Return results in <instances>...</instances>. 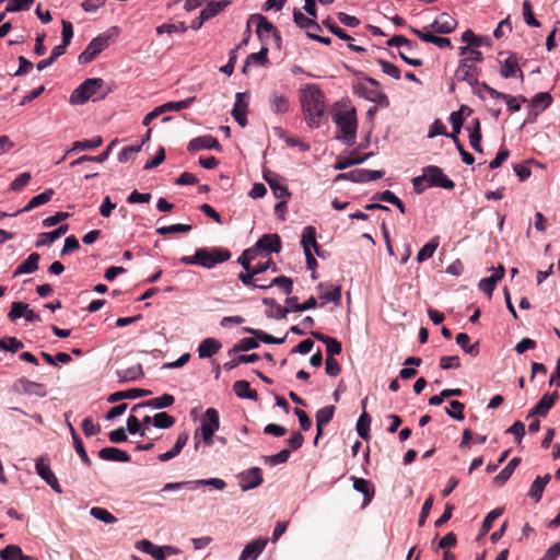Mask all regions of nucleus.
<instances>
[{
	"label": "nucleus",
	"mask_w": 560,
	"mask_h": 560,
	"mask_svg": "<svg viewBox=\"0 0 560 560\" xmlns=\"http://www.w3.org/2000/svg\"><path fill=\"white\" fill-rule=\"evenodd\" d=\"M40 256L38 253H32L21 265L16 267L13 277H19L25 273H32L38 269Z\"/></svg>",
	"instance_id": "7c9ffc66"
},
{
	"label": "nucleus",
	"mask_w": 560,
	"mask_h": 560,
	"mask_svg": "<svg viewBox=\"0 0 560 560\" xmlns=\"http://www.w3.org/2000/svg\"><path fill=\"white\" fill-rule=\"evenodd\" d=\"M90 514L94 518L106 524H114L117 522V518L109 511L103 508L94 506L90 510Z\"/></svg>",
	"instance_id": "13d9d810"
},
{
	"label": "nucleus",
	"mask_w": 560,
	"mask_h": 560,
	"mask_svg": "<svg viewBox=\"0 0 560 560\" xmlns=\"http://www.w3.org/2000/svg\"><path fill=\"white\" fill-rule=\"evenodd\" d=\"M196 258L199 259V266L211 269L218 264L228 261L231 258V252L222 247L198 248Z\"/></svg>",
	"instance_id": "423d86ee"
},
{
	"label": "nucleus",
	"mask_w": 560,
	"mask_h": 560,
	"mask_svg": "<svg viewBox=\"0 0 560 560\" xmlns=\"http://www.w3.org/2000/svg\"><path fill=\"white\" fill-rule=\"evenodd\" d=\"M273 285H277L279 288H281L285 294H290L292 292V289H293V282L292 280L289 278V277H285V276H279V277H276L275 279L271 280L270 283L268 284H264V285H259V289H268L270 287H273Z\"/></svg>",
	"instance_id": "864d4df0"
},
{
	"label": "nucleus",
	"mask_w": 560,
	"mask_h": 560,
	"mask_svg": "<svg viewBox=\"0 0 560 560\" xmlns=\"http://www.w3.org/2000/svg\"><path fill=\"white\" fill-rule=\"evenodd\" d=\"M322 299L326 301H331L336 305L341 302V287L340 285H329L327 290L322 294Z\"/></svg>",
	"instance_id": "338daca9"
},
{
	"label": "nucleus",
	"mask_w": 560,
	"mask_h": 560,
	"mask_svg": "<svg viewBox=\"0 0 560 560\" xmlns=\"http://www.w3.org/2000/svg\"><path fill=\"white\" fill-rule=\"evenodd\" d=\"M551 479V475L550 474H546L545 476L540 477L538 476L532 483L530 488H529V491H528V497H530L532 499L535 500V502H539L541 500V497H542V492L545 490V487L547 486V483L550 481Z\"/></svg>",
	"instance_id": "f704fd0d"
},
{
	"label": "nucleus",
	"mask_w": 560,
	"mask_h": 560,
	"mask_svg": "<svg viewBox=\"0 0 560 560\" xmlns=\"http://www.w3.org/2000/svg\"><path fill=\"white\" fill-rule=\"evenodd\" d=\"M23 347V342L15 337H4L0 339V350L15 353Z\"/></svg>",
	"instance_id": "4d7b16f0"
},
{
	"label": "nucleus",
	"mask_w": 560,
	"mask_h": 560,
	"mask_svg": "<svg viewBox=\"0 0 560 560\" xmlns=\"http://www.w3.org/2000/svg\"><path fill=\"white\" fill-rule=\"evenodd\" d=\"M174 401H175V397L173 395L163 394L160 397H155L150 400L136 404L132 407V411H137L138 409L144 408V407H151L154 409H163V408L171 407L174 404Z\"/></svg>",
	"instance_id": "b1692460"
},
{
	"label": "nucleus",
	"mask_w": 560,
	"mask_h": 560,
	"mask_svg": "<svg viewBox=\"0 0 560 560\" xmlns=\"http://www.w3.org/2000/svg\"><path fill=\"white\" fill-rule=\"evenodd\" d=\"M301 105L311 128H318L325 118L326 101L323 91L314 84L307 85L301 93Z\"/></svg>",
	"instance_id": "f03ea898"
},
{
	"label": "nucleus",
	"mask_w": 560,
	"mask_h": 560,
	"mask_svg": "<svg viewBox=\"0 0 560 560\" xmlns=\"http://www.w3.org/2000/svg\"><path fill=\"white\" fill-rule=\"evenodd\" d=\"M36 472L47 482L49 483L50 480L56 477L55 474L51 471L48 464L44 462L43 458L38 459L35 465Z\"/></svg>",
	"instance_id": "774afa93"
},
{
	"label": "nucleus",
	"mask_w": 560,
	"mask_h": 560,
	"mask_svg": "<svg viewBox=\"0 0 560 560\" xmlns=\"http://www.w3.org/2000/svg\"><path fill=\"white\" fill-rule=\"evenodd\" d=\"M256 243L261 252L268 254L279 253L281 250V238L276 233L264 234Z\"/></svg>",
	"instance_id": "5701e85b"
},
{
	"label": "nucleus",
	"mask_w": 560,
	"mask_h": 560,
	"mask_svg": "<svg viewBox=\"0 0 560 560\" xmlns=\"http://www.w3.org/2000/svg\"><path fill=\"white\" fill-rule=\"evenodd\" d=\"M332 120L341 131L342 138L347 142H352L357 136L358 121L354 107L337 108L332 114Z\"/></svg>",
	"instance_id": "20e7f679"
},
{
	"label": "nucleus",
	"mask_w": 560,
	"mask_h": 560,
	"mask_svg": "<svg viewBox=\"0 0 560 560\" xmlns=\"http://www.w3.org/2000/svg\"><path fill=\"white\" fill-rule=\"evenodd\" d=\"M118 142L117 139L113 140L108 147L106 148V150L104 152H102L101 154L96 155V156H91V155H82L81 158L74 160L71 162L70 166L74 167L77 165H80L84 162H96V163H103L104 161H106L112 152V149L116 145V143Z\"/></svg>",
	"instance_id": "c9c22d12"
},
{
	"label": "nucleus",
	"mask_w": 560,
	"mask_h": 560,
	"mask_svg": "<svg viewBox=\"0 0 560 560\" xmlns=\"http://www.w3.org/2000/svg\"><path fill=\"white\" fill-rule=\"evenodd\" d=\"M201 486H212L217 490H223L226 482L220 478L199 479L190 481L167 482L162 488V491L179 490L184 488L197 489Z\"/></svg>",
	"instance_id": "6e6552de"
},
{
	"label": "nucleus",
	"mask_w": 560,
	"mask_h": 560,
	"mask_svg": "<svg viewBox=\"0 0 560 560\" xmlns=\"http://www.w3.org/2000/svg\"><path fill=\"white\" fill-rule=\"evenodd\" d=\"M108 46V37L100 35L93 38L86 48L79 55L78 61L81 65H85L95 59V57L102 52Z\"/></svg>",
	"instance_id": "9d476101"
},
{
	"label": "nucleus",
	"mask_w": 560,
	"mask_h": 560,
	"mask_svg": "<svg viewBox=\"0 0 560 560\" xmlns=\"http://www.w3.org/2000/svg\"><path fill=\"white\" fill-rule=\"evenodd\" d=\"M558 398V392H553L552 394H545L535 405V407L529 411L528 417H533L535 415L540 417L547 416L548 411L553 407Z\"/></svg>",
	"instance_id": "aec40b11"
},
{
	"label": "nucleus",
	"mask_w": 560,
	"mask_h": 560,
	"mask_svg": "<svg viewBox=\"0 0 560 560\" xmlns=\"http://www.w3.org/2000/svg\"><path fill=\"white\" fill-rule=\"evenodd\" d=\"M480 68L476 65L468 62V60H460L455 71V80L458 82H467L470 86L478 84V77Z\"/></svg>",
	"instance_id": "9b49d317"
},
{
	"label": "nucleus",
	"mask_w": 560,
	"mask_h": 560,
	"mask_svg": "<svg viewBox=\"0 0 560 560\" xmlns=\"http://www.w3.org/2000/svg\"><path fill=\"white\" fill-rule=\"evenodd\" d=\"M54 194V189L49 188L43 191L42 194L34 196L20 212H27L42 205L47 203L48 201L51 200Z\"/></svg>",
	"instance_id": "58836bf2"
},
{
	"label": "nucleus",
	"mask_w": 560,
	"mask_h": 560,
	"mask_svg": "<svg viewBox=\"0 0 560 560\" xmlns=\"http://www.w3.org/2000/svg\"><path fill=\"white\" fill-rule=\"evenodd\" d=\"M268 47L264 45L258 52H253L247 56V65L266 66L269 63Z\"/></svg>",
	"instance_id": "5fc2aeb1"
},
{
	"label": "nucleus",
	"mask_w": 560,
	"mask_h": 560,
	"mask_svg": "<svg viewBox=\"0 0 560 560\" xmlns=\"http://www.w3.org/2000/svg\"><path fill=\"white\" fill-rule=\"evenodd\" d=\"M256 22V34L260 42L267 46L269 39L272 38L277 47L281 45V35L276 26L261 14H252L248 24Z\"/></svg>",
	"instance_id": "39448f33"
},
{
	"label": "nucleus",
	"mask_w": 560,
	"mask_h": 560,
	"mask_svg": "<svg viewBox=\"0 0 560 560\" xmlns=\"http://www.w3.org/2000/svg\"><path fill=\"white\" fill-rule=\"evenodd\" d=\"M68 229H69L68 224H62L51 232H44V233L38 234L37 241H36V247L51 245L56 240H58L59 237L65 235L68 232Z\"/></svg>",
	"instance_id": "cd10ccee"
},
{
	"label": "nucleus",
	"mask_w": 560,
	"mask_h": 560,
	"mask_svg": "<svg viewBox=\"0 0 560 560\" xmlns=\"http://www.w3.org/2000/svg\"><path fill=\"white\" fill-rule=\"evenodd\" d=\"M22 557V549L16 545H8L0 551L2 560H20Z\"/></svg>",
	"instance_id": "69168bd1"
},
{
	"label": "nucleus",
	"mask_w": 560,
	"mask_h": 560,
	"mask_svg": "<svg viewBox=\"0 0 560 560\" xmlns=\"http://www.w3.org/2000/svg\"><path fill=\"white\" fill-rule=\"evenodd\" d=\"M311 335L318 341L326 345V358H334L337 354H340L342 351L341 342L336 338L327 336L319 331H311Z\"/></svg>",
	"instance_id": "412c9836"
},
{
	"label": "nucleus",
	"mask_w": 560,
	"mask_h": 560,
	"mask_svg": "<svg viewBox=\"0 0 560 560\" xmlns=\"http://www.w3.org/2000/svg\"><path fill=\"white\" fill-rule=\"evenodd\" d=\"M259 359H260V357L257 353L240 354L236 358L225 362L223 364V369L225 371H231V370L235 369L236 366H238L240 364L254 363V362L258 361Z\"/></svg>",
	"instance_id": "de8ad7c7"
},
{
	"label": "nucleus",
	"mask_w": 560,
	"mask_h": 560,
	"mask_svg": "<svg viewBox=\"0 0 560 560\" xmlns=\"http://www.w3.org/2000/svg\"><path fill=\"white\" fill-rule=\"evenodd\" d=\"M220 427V419H219V412L214 408H208L203 415V418L201 420V427L200 428H208L211 429L212 432L215 433V431Z\"/></svg>",
	"instance_id": "c03bdc74"
},
{
	"label": "nucleus",
	"mask_w": 560,
	"mask_h": 560,
	"mask_svg": "<svg viewBox=\"0 0 560 560\" xmlns=\"http://www.w3.org/2000/svg\"><path fill=\"white\" fill-rule=\"evenodd\" d=\"M222 345L215 338H206L203 339L198 347V355L199 358H211L220 349Z\"/></svg>",
	"instance_id": "2f4dec72"
},
{
	"label": "nucleus",
	"mask_w": 560,
	"mask_h": 560,
	"mask_svg": "<svg viewBox=\"0 0 560 560\" xmlns=\"http://www.w3.org/2000/svg\"><path fill=\"white\" fill-rule=\"evenodd\" d=\"M385 171H371L365 168H358L354 170V174L352 177H354V183H366L380 179L384 176Z\"/></svg>",
	"instance_id": "ea45409f"
},
{
	"label": "nucleus",
	"mask_w": 560,
	"mask_h": 560,
	"mask_svg": "<svg viewBox=\"0 0 560 560\" xmlns=\"http://www.w3.org/2000/svg\"><path fill=\"white\" fill-rule=\"evenodd\" d=\"M151 395V390L142 389V388H131L127 390H119L110 394L108 396L109 402H117L122 399H136L139 397H144Z\"/></svg>",
	"instance_id": "c85d7f7f"
},
{
	"label": "nucleus",
	"mask_w": 560,
	"mask_h": 560,
	"mask_svg": "<svg viewBox=\"0 0 560 560\" xmlns=\"http://www.w3.org/2000/svg\"><path fill=\"white\" fill-rule=\"evenodd\" d=\"M104 80L92 78L83 81L70 95V103L73 105L84 104L93 96L104 98L107 91H103Z\"/></svg>",
	"instance_id": "7ed1b4c3"
},
{
	"label": "nucleus",
	"mask_w": 560,
	"mask_h": 560,
	"mask_svg": "<svg viewBox=\"0 0 560 560\" xmlns=\"http://www.w3.org/2000/svg\"><path fill=\"white\" fill-rule=\"evenodd\" d=\"M365 81L369 85L359 83L355 88V93L381 106H388V97L381 90L380 83L375 79L369 77L365 78Z\"/></svg>",
	"instance_id": "0eeeda50"
},
{
	"label": "nucleus",
	"mask_w": 560,
	"mask_h": 560,
	"mask_svg": "<svg viewBox=\"0 0 560 560\" xmlns=\"http://www.w3.org/2000/svg\"><path fill=\"white\" fill-rule=\"evenodd\" d=\"M351 480L353 482V489L358 492L363 493V495H364L363 506H366L374 498V494H375L374 485L368 479L359 478L355 476H352Z\"/></svg>",
	"instance_id": "4be33fe9"
},
{
	"label": "nucleus",
	"mask_w": 560,
	"mask_h": 560,
	"mask_svg": "<svg viewBox=\"0 0 560 560\" xmlns=\"http://www.w3.org/2000/svg\"><path fill=\"white\" fill-rule=\"evenodd\" d=\"M457 27V21L452 18L448 13H441L430 26H425L424 30H431L438 34H450Z\"/></svg>",
	"instance_id": "2eb2a0df"
},
{
	"label": "nucleus",
	"mask_w": 560,
	"mask_h": 560,
	"mask_svg": "<svg viewBox=\"0 0 560 560\" xmlns=\"http://www.w3.org/2000/svg\"><path fill=\"white\" fill-rule=\"evenodd\" d=\"M12 389L19 394L34 395L38 397H45L47 395L45 385L30 381L25 377H21L15 381Z\"/></svg>",
	"instance_id": "f8f14e48"
},
{
	"label": "nucleus",
	"mask_w": 560,
	"mask_h": 560,
	"mask_svg": "<svg viewBox=\"0 0 560 560\" xmlns=\"http://www.w3.org/2000/svg\"><path fill=\"white\" fill-rule=\"evenodd\" d=\"M203 149L221 151L222 147L218 139L210 135L194 138L187 145V150L189 152H196Z\"/></svg>",
	"instance_id": "dca6fc26"
},
{
	"label": "nucleus",
	"mask_w": 560,
	"mask_h": 560,
	"mask_svg": "<svg viewBox=\"0 0 560 560\" xmlns=\"http://www.w3.org/2000/svg\"><path fill=\"white\" fill-rule=\"evenodd\" d=\"M103 139L100 136L90 140L75 141L72 143V147L69 150H67L66 154H71L74 151L96 149L101 147Z\"/></svg>",
	"instance_id": "49530a36"
},
{
	"label": "nucleus",
	"mask_w": 560,
	"mask_h": 560,
	"mask_svg": "<svg viewBox=\"0 0 560 560\" xmlns=\"http://www.w3.org/2000/svg\"><path fill=\"white\" fill-rule=\"evenodd\" d=\"M240 487L242 490L247 491L260 486L264 481L262 471L259 467H252L242 471L238 475Z\"/></svg>",
	"instance_id": "ddd939ff"
},
{
	"label": "nucleus",
	"mask_w": 560,
	"mask_h": 560,
	"mask_svg": "<svg viewBox=\"0 0 560 560\" xmlns=\"http://www.w3.org/2000/svg\"><path fill=\"white\" fill-rule=\"evenodd\" d=\"M269 105L275 114H284L288 113L290 109L289 98L285 95L280 94L276 91L270 93L269 95Z\"/></svg>",
	"instance_id": "c756f323"
},
{
	"label": "nucleus",
	"mask_w": 560,
	"mask_h": 560,
	"mask_svg": "<svg viewBox=\"0 0 560 560\" xmlns=\"http://www.w3.org/2000/svg\"><path fill=\"white\" fill-rule=\"evenodd\" d=\"M293 20L299 27L307 30V32L322 31L320 25L314 19L305 16L299 9H294Z\"/></svg>",
	"instance_id": "72a5a7b5"
},
{
	"label": "nucleus",
	"mask_w": 560,
	"mask_h": 560,
	"mask_svg": "<svg viewBox=\"0 0 560 560\" xmlns=\"http://www.w3.org/2000/svg\"><path fill=\"white\" fill-rule=\"evenodd\" d=\"M372 153H365L364 155H360L357 151H352L350 156L339 158L335 163L336 170H346L352 165L361 164L366 161Z\"/></svg>",
	"instance_id": "473e14b6"
},
{
	"label": "nucleus",
	"mask_w": 560,
	"mask_h": 560,
	"mask_svg": "<svg viewBox=\"0 0 560 560\" xmlns=\"http://www.w3.org/2000/svg\"><path fill=\"white\" fill-rule=\"evenodd\" d=\"M503 513V509H494L491 512L487 514L485 517L481 528H480V535H486L492 527L493 522L501 516Z\"/></svg>",
	"instance_id": "e2e57ef3"
},
{
	"label": "nucleus",
	"mask_w": 560,
	"mask_h": 560,
	"mask_svg": "<svg viewBox=\"0 0 560 560\" xmlns=\"http://www.w3.org/2000/svg\"><path fill=\"white\" fill-rule=\"evenodd\" d=\"M187 441H188V433L187 432L180 433L177 436V440H176V442L174 444V452H165L163 454H160L159 457H158L159 460L160 462H167V460H171L174 457H176L182 452V450L186 445Z\"/></svg>",
	"instance_id": "a19ab883"
},
{
	"label": "nucleus",
	"mask_w": 560,
	"mask_h": 560,
	"mask_svg": "<svg viewBox=\"0 0 560 560\" xmlns=\"http://www.w3.org/2000/svg\"><path fill=\"white\" fill-rule=\"evenodd\" d=\"M335 413V406H326L320 408L316 412V429L317 434L315 436L314 443L317 444L318 439L323 434L324 427H326L332 419Z\"/></svg>",
	"instance_id": "393cba45"
},
{
	"label": "nucleus",
	"mask_w": 560,
	"mask_h": 560,
	"mask_svg": "<svg viewBox=\"0 0 560 560\" xmlns=\"http://www.w3.org/2000/svg\"><path fill=\"white\" fill-rule=\"evenodd\" d=\"M285 302L287 304L291 305V310L293 312H303L315 308L317 306V300L314 296H311L304 303H298V296H290Z\"/></svg>",
	"instance_id": "3c124183"
},
{
	"label": "nucleus",
	"mask_w": 560,
	"mask_h": 560,
	"mask_svg": "<svg viewBox=\"0 0 560 560\" xmlns=\"http://www.w3.org/2000/svg\"><path fill=\"white\" fill-rule=\"evenodd\" d=\"M233 390L238 398H247L255 401L258 399L257 392L250 388V385L247 381H236L233 384Z\"/></svg>",
	"instance_id": "e433bc0d"
},
{
	"label": "nucleus",
	"mask_w": 560,
	"mask_h": 560,
	"mask_svg": "<svg viewBox=\"0 0 560 560\" xmlns=\"http://www.w3.org/2000/svg\"><path fill=\"white\" fill-rule=\"evenodd\" d=\"M289 457H290V451L285 448L275 455L264 456L262 459H264L265 464L270 465V466H276V465L287 463L289 460Z\"/></svg>",
	"instance_id": "680f3d73"
},
{
	"label": "nucleus",
	"mask_w": 560,
	"mask_h": 560,
	"mask_svg": "<svg viewBox=\"0 0 560 560\" xmlns=\"http://www.w3.org/2000/svg\"><path fill=\"white\" fill-rule=\"evenodd\" d=\"M247 107H248V93L247 92H238L235 95V103L231 115L236 120V122L241 127L247 126Z\"/></svg>",
	"instance_id": "4468645a"
},
{
	"label": "nucleus",
	"mask_w": 560,
	"mask_h": 560,
	"mask_svg": "<svg viewBox=\"0 0 560 560\" xmlns=\"http://www.w3.org/2000/svg\"><path fill=\"white\" fill-rule=\"evenodd\" d=\"M439 246V237L435 236L431 238L425 245L421 247V249L417 254V261L422 262L429 258H431Z\"/></svg>",
	"instance_id": "09e8293b"
},
{
	"label": "nucleus",
	"mask_w": 560,
	"mask_h": 560,
	"mask_svg": "<svg viewBox=\"0 0 560 560\" xmlns=\"http://www.w3.org/2000/svg\"><path fill=\"white\" fill-rule=\"evenodd\" d=\"M231 4V0L210 1L205 9L201 10L203 18L210 20L222 12Z\"/></svg>",
	"instance_id": "79ce46f5"
},
{
	"label": "nucleus",
	"mask_w": 560,
	"mask_h": 560,
	"mask_svg": "<svg viewBox=\"0 0 560 560\" xmlns=\"http://www.w3.org/2000/svg\"><path fill=\"white\" fill-rule=\"evenodd\" d=\"M137 548L145 553L151 555L155 560H165V555L162 547L154 545L150 540L143 539L139 541Z\"/></svg>",
	"instance_id": "37998d69"
},
{
	"label": "nucleus",
	"mask_w": 560,
	"mask_h": 560,
	"mask_svg": "<svg viewBox=\"0 0 560 560\" xmlns=\"http://www.w3.org/2000/svg\"><path fill=\"white\" fill-rule=\"evenodd\" d=\"M196 101V96L188 97L186 100L179 102H168L161 105L163 114L166 112L176 110L179 112L182 109L188 108Z\"/></svg>",
	"instance_id": "6e6d98bb"
},
{
	"label": "nucleus",
	"mask_w": 560,
	"mask_h": 560,
	"mask_svg": "<svg viewBox=\"0 0 560 560\" xmlns=\"http://www.w3.org/2000/svg\"><path fill=\"white\" fill-rule=\"evenodd\" d=\"M422 172L425 175L429 186L442 187L447 190H452L455 187V183L450 179L439 166L429 165L423 167Z\"/></svg>",
	"instance_id": "1a4fd4ad"
},
{
	"label": "nucleus",
	"mask_w": 560,
	"mask_h": 560,
	"mask_svg": "<svg viewBox=\"0 0 560 560\" xmlns=\"http://www.w3.org/2000/svg\"><path fill=\"white\" fill-rule=\"evenodd\" d=\"M175 424V418L167 412H159L153 417V425L159 429H168Z\"/></svg>",
	"instance_id": "bf43d9fd"
},
{
	"label": "nucleus",
	"mask_w": 560,
	"mask_h": 560,
	"mask_svg": "<svg viewBox=\"0 0 560 560\" xmlns=\"http://www.w3.org/2000/svg\"><path fill=\"white\" fill-rule=\"evenodd\" d=\"M520 463V457L512 458L509 464L494 477V482L500 486L505 483L511 478L513 471Z\"/></svg>",
	"instance_id": "a18cd8bd"
},
{
	"label": "nucleus",
	"mask_w": 560,
	"mask_h": 560,
	"mask_svg": "<svg viewBox=\"0 0 560 560\" xmlns=\"http://www.w3.org/2000/svg\"><path fill=\"white\" fill-rule=\"evenodd\" d=\"M265 180L270 186L275 197L277 199H290L291 192L288 187L281 182V178L278 174H275L270 171L264 174Z\"/></svg>",
	"instance_id": "f3484780"
},
{
	"label": "nucleus",
	"mask_w": 560,
	"mask_h": 560,
	"mask_svg": "<svg viewBox=\"0 0 560 560\" xmlns=\"http://www.w3.org/2000/svg\"><path fill=\"white\" fill-rule=\"evenodd\" d=\"M98 457L103 460L121 463H128L131 459L127 452L113 446L102 448L98 452Z\"/></svg>",
	"instance_id": "bb28decb"
},
{
	"label": "nucleus",
	"mask_w": 560,
	"mask_h": 560,
	"mask_svg": "<svg viewBox=\"0 0 560 560\" xmlns=\"http://www.w3.org/2000/svg\"><path fill=\"white\" fill-rule=\"evenodd\" d=\"M259 347L257 338H242L233 348L229 351V354L245 352Z\"/></svg>",
	"instance_id": "603ef678"
},
{
	"label": "nucleus",
	"mask_w": 560,
	"mask_h": 560,
	"mask_svg": "<svg viewBox=\"0 0 560 560\" xmlns=\"http://www.w3.org/2000/svg\"><path fill=\"white\" fill-rule=\"evenodd\" d=\"M464 409L465 405L463 402L458 400H452L450 402V408H445V412L456 420H463L465 418Z\"/></svg>",
	"instance_id": "0e129e2a"
},
{
	"label": "nucleus",
	"mask_w": 560,
	"mask_h": 560,
	"mask_svg": "<svg viewBox=\"0 0 560 560\" xmlns=\"http://www.w3.org/2000/svg\"><path fill=\"white\" fill-rule=\"evenodd\" d=\"M301 245L303 247L304 253H306V250H311V247H313L315 253L318 256H322L319 245L316 241V229L314 226L308 225L304 228L301 236Z\"/></svg>",
	"instance_id": "a878e982"
},
{
	"label": "nucleus",
	"mask_w": 560,
	"mask_h": 560,
	"mask_svg": "<svg viewBox=\"0 0 560 560\" xmlns=\"http://www.w3.org/2000/svg\"><path fill=\"white\" fill-rule=\"evenodd\" d=\"M119 383L136 381L143 376L142 365L140 363L130 366L126 370H118L116 372Z\"/></svg>",
	"instance_id": "4c0bfd02"
},
{
	"label": "nucleus",
	"mask_w": 560,
	"mask_h": 560,
	"mask_svg": "<svg viewBox=\"0 0 560 560\" xmlns=\"http://www.w3.org/2000/svg\"><path fill=\"white\" fill-rule=\"evenodd\" d=\"M551 102H552V97H551L550 93L540 92V93H537L532 98V106L535 108H538L540 110H545L547 107L550 106Z\"/></svg>",
	"instance_id": "052dcab7"
},
{
	"label": "nucleus",
	"mask_w": 560,
	"mask_h": 560,
	"mask_svg": "<svg viewBox=\"0 0 560 560\" xmlns=\"http://www.w3.org/2000/svg\"><path fill=\"white\" fill-rule=\"evenodd\" d=\"M464 112H467V114H470L471 113V108H469L468 106L466 105H462L460 109L458 112H453L450 116V121L453 126V132L452 133H448L447 130H446V127L445 125L440 120V119H436L434 120V122L431 125L430 127V130H429V133H428V137L429 138H434L436 136H446V137H450L455 145H456V149L458 150L460 156H462V160L464 163H466L467 165H471L474 164L475 162V158L472 154H470L469 152H467L463 145V143L459 141V138H458V135L460 132V128L463 126V122H464V119L462 117V114Z\"/></svg>",
	"instance_id": "f257e3e1"
},
{
	"label": "nucleus",
	"mask_w": 560,
	"mask_h": 560,
	"mask_svg": "<svg viewBox=\"0 0 560 560\" xmlns=\"http://www.w3.org/2000/svg\"><path fill=\"white\" fill-rule=\"evenodd\" d=\"M501 77L504 79L518 77L521 81H524V74L518 66V58L516 54H511L503 62L501 70Z\"/></svg>",
	"instance_id": "6ab92c4d"
},
{
	"label": "nucleus",
	"mask_w": 560,
	"mask_h": 560,
	"mask_svg": "<svg viewBox=\"0 0 560 560\" xmlns=\"http://www.w3.org/2000/svg\"><path fill=\"white\" fill-rule=\"evenodd\" d=\"M267 544L268 538L265 537H258L255 540L248 542L241 552L238 560H256L257 557L264 551Z\"/></svg>",
	"instance_id": "a211bd4d"
},
{
	"label": "nucleus",
	"mask_w": 560,
	"mask_h": 560,
	"mask_svg": "<svg viewBox=\"0 0 560 560\" xmlns=\"http://www.w3.org/2000/svg\"><path fill=\"white\" fill-rule=\"evenodd\" d=\"M371 417L366 411H363L357 422V432L359 436L365 441H369L370 435Z\"/></svg>",
	"instance_id": "8fccbe9b"
}]
</instances>
